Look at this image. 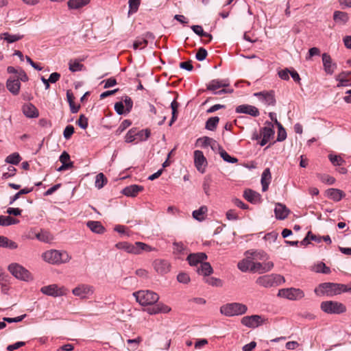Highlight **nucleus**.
I'll return each instance as SVG.
<instances>
[{
  "instance_id": "obj_1",
  "label": "nucleus",
  "mask_w": 351,
  "mask_h": 351,
  "mask_svg": "<svg viewBox=\"0 0 351 351\" xmlns=\"http://www.w3.org/2000/svg\"><path fill=\"white\" fill-rule=\"evenodd\" d=\"M42 256L46 262L53 265L68 263L71 258L66 252L56 250L47 251L43 254Z\"/></svg>"
},
{
  "instance_id": "obj_2",
  "label": "nucleus",
  "mask_w": 351,
  "mask_h": 351,
  "mask_svg": "<svg viewBox=\"0 0 351 351\" xmlns=\"http://www.w3.org/2000/svg\"><path fill=\"white\" fill-rule=\"evenodd\" d=\"M115 247L119 250H123L128 253L133 254H139L143 251L149 252L152 247L143 243L136 242L134 244H131L128 242H119L115 245Z\"/></svg>"
},
{
  "instance_id": "obj_3",
  "label": "nucleus",
  "mask_w": 351,
  "mask_h": 351,
  "mask_svg": "<svg viewBox=\"0 0 351 351\" xmlns=\"http://www.w3.org/2000/svg\"><path fill=\"white\" fill-rule=\"evenodd\" d=\"M136 301L142 306L153 305L159 300L158 295L149 290H141L133 293Z\"/></svg>"
},
{
  "instance_id": "obj_4",
  "label": "nucleus",
  "mask_w": 351,
  "mask_h": 351,
  "mask_svg": "<svg viewBox=\"0 0 351 351\" xmlns=\"http://www.w3.org/2000/svg\"><path fill=\"white\" fill-rule=\"evenodd\" d=\"M247 311V306L239 302L226 304L220 307V313L227 317L243 315Z\"/></svg>"
},
{
  "instance_id": "obj_5",
  "label": "nucleus",
  "mask_w": 351,
  "mask_h": 351,
  "mask_svg": "<svg viewBox=\"0 0 351 351\" xmlns=\"http://www.w3.org/2000/svg\"><path fill=\"white\" fill-rule=\"evenodd\" d=\"M284 282L283 276L275 274L261 276L256 280L257 285L266 288L278 286Z\"/></svg>"
},
{
  "instance_id": "obj_6",
  "label": "nucleus",
  "mask_w": 351,
  "mask_h": 351,
  "mask_svg": "<svg viewBox=\"0 0 351 351\" xmlns=\"http://www.w3.org/2000/svg\"><path fill=\"white\" fill-rule=\"evenodd\" d=\"M320 308L327 314H341L346 311V306L337 301H324L320 304Z\"/></svg>"
},
{
  "instance_id": "obj_7",
  "label": "nucleus",
  "mask_w": 351,
  "mask_h": 351,
  "mask_svg": "<svg viewBox=\"0 0 351 351\" xmlns=\"http://www.w3.org/2000/svg\"><path fill=\"white\" fill-rule=\"evenodd\" d=\"M9 271L17 279L28 281L32 279L29 271L18 263H12L8 266Z\"/></svg>"
},
{
  "instance_id": "obj_8",
  "label": "nucleus",
  "mask_w": 351,
  "mask_h": 351,
  "mask_svg": "<svg viewBox=\"0 0 351 351\" xmlns=\"http://www.w3.org/2000/svg\"><path fill=\"white\" fill-rule=\"evenodd\" d=\"M319 291L327 296H332L334 295L340 294L343 292V284H337L332 282H325L319 285Z\"/></svg>"
},
{
  "instance_id": "obj_9",
  "label": "nucleus",
  "mask_w": 351,
  "mask_h": 351,
  "mask_svg": "<svg viewBox=\"0 0 351 351\" xmlns=\"http://www.w3.org/2000/svg\"><path fill=\"white\" fill-rule=\"evenodd\" d=\"M278 295L291 300H297L304 297L302 290L296 288L282 289L278 291Z\"/></svg>"
},
{
  "instance_id": "obj_10",
  "label": "nucleus",
  "mask_w": 351,
  "mask_h": 351,
  "mask_svg": "<svg viewBox=\"0 0 351 351\" xmlns=\"http://www.w3.org/2000/svg\"><path fill=\"white\" fill-rule=\"evenodd\" d=\"M40 291L45 295L56 298L66 295L68 290L64 287H59L56 284H53L43 287Z\"/></svg>"
},
{
  "instance_id": "obj_11",
  "label": "nucleus",
  "mask_w": 351,
  "mask_h": 351,
  "mask_svg": "<svg viewBox=\"0 0 351 351\" xmlns=\"http://www.w3.org/2000/svg\"><path fill=\"white\" fill-rule=\"evenodd\" d=\"M266 319L258 315L245 316L241 319V324L248 328H254L263 325Z\"/></svg>"
},
{
  "instance_id": "obj_12",
  "label": "nucleus",
  "mask_w": 351,
  "mask_h": 351,
  "mask_svg": "<svg viewBox=\"0 0 351 351\" xmlns=\"http://www.w3.org/2000/svg\"><path fill=\"white\" fill-rule=\"evenodd\" d=\"M93 287L86 284L79 285L72 290L73 294L81 299L88 298L90 295L93 294Z\"/></svg>"
},
{
  "instance_id": "obj_13",
  "label": "nucleus",
  "mask_w": 351,
  "mask_h": 351,
  "mask_svg": "<svg viewBox=\"0 0 351 351\" xmlns=\"http://www.w3.org/2000/svg\"><path fill=\"white\" fill-rule=\"evenodd\" d=\"M274 265L272 261H267L265 263L254 262L252 267L251 268V272L264 274L271 271Z\"/></svg>"
},
{
  "instance_id": "obj_14",
  "label": "nucleus",
  "mask_w": 351,
  "mask_h": 351,
  "mask_svg": "<svg viewBox=\"0 0 351 351\" xmlns=\"http://www.w3.org/2000/svg\"><path fill=\"white\" fill-rule=\"evenodd\" d=\"M194 163L198 171L202 173L205 171V167L207 165V160L202 151L195 150L194 152Z\"/></svg>"
},
{
  "instance_id": "obj_15",
  "label": "nucleus",
  "mask_w": 351,
  "mask_h": 351,
  "mask_svg": "<svg viewBox=\"0 0 351 351\" xmlns=\"http://www.w3.org/2000/svg\"><path fill=\"white\" fill-rule=\"evenodd\" d=\"M153 267L158 274L163 275L170 271L171 265L166 260L156 259L153 263Z\"/></svg>"
},
{
  "instance_id": "obj_16",
  "label": "nucleus",
  "mask_w": 351,
  "mask_h": 351,
  "mask_svg": "<svg viewBox=\"0 0 351 351\" xmlns=\"http://www.w3.org/2000/svg\"><path fill=\"white\" fill-rule=\"evenodd\" d=\"M235 111L237 113L247 114L254 117H256L260 114L259 110L256 107L248 104L238 106L236 108Z\"/></svg>"
},
{
  "instance_id": "obj_17",
  "label": "nucleus",
  "mask_w": 351,
  "mask_h": 351,
  "mask_svg": "<svg viewBox=\"0 0 351 351\" xmlns=\"http://www.w3.org/2000/svg\"><path fill=\"white\" fill-rule=\"evenodd\" d=\"M322 62L325 72L327 74L332 75L337 69V64L332 62L330 56L326 53H323Z\"/></svg>"
},
{
  "instance_id": "obj_18",
  "label": "nucleus",
  "mask_w": 351,
  "mask_h": 351,
  "mask_svg": "<svg viewBox=\"0 0 351 351\" xmlns=\"http://www.w3.org/2000/svg\"><path fill=\"white\" fill-rule=\"evenodd\" d=\"M207 256L204 252H199L195 254H190L187 256V261L190 265L197 266L200 265L206 259Z\"/></svg>"
},
{
  "instance_id": "obj_19",
  "label": "nucleus",
  "mask_w": 351,
  "mask_h": 351,
  "mask_svg": "<svg viewBox=\"0 0 351 351\" xmlns=\"http://www.w3.org/2000/svg\"><path fill=\"white\" fill-rule=\"evenodd\" d=\"M254 96L258 97L259 99L265 102L266 105L274 106L276 104L273 91L256 93H254Z\"/></svg>"
},
{
  "instance_id": "obj_20",
  "label": "nucleus",
  "mask_w": 351,
  "mask_h": 351,
  "mask_svg": "<svg viewBox=\"0 0 351 351\" xmlns=\"http://www.w3.org/2000/svg\"><path fill=\"white\" fill-rule=\"evenodd\" d=\"M244 198L252 204H257L261 202V195L252 190V189H246L243 192Z\"/></svg>"
},
{
  "instance_id": "obj_21",
  "label": "nucleus",
  "mask_w": 351,
  "mask_h": 351,
  "mask_svg": "<svg viewBox=\"0 0 351 351\" xmlns=\"http://www.w3.org/2000/svg\"><path fill=\"white\" fill-rule=\"evenodd\" d=\"M229 86V83L226 80H213L207 84V90L213 93L217 89L225 88Z\"/></svg>"
},
{
  "instance_id": "obj_22",
  "label": "nucleus",
  "mask_w": 351,
  "mask_h": 351,
  "mask_svg": "<svg viewBox=\"0 0 351 351\" xmlns=\"http://www.w3.org/2000/svg\"><path fill=\"white\" fill-rule=\"evenodd\" d=\"M6 86L8 90L14 95H17L19 93L21 83L19 79H8L6 82Z\"/></svg>"
},
{
  "instance_id": "obj_23",
  "label": "nucleus",
  "mask_w": 351,
  "mask_h": 351,
  "mask_svg": "<svg viewBox=\"0 0 351 351\" xmlns=\"http://www.w3.org/2000/svg\"><path fill=\"white\" fill-rule=\"evenodd\" d=\"M143 190V186L137 185V184H132L128 186L125 187L123 189V194L128 197H135L137 195V194L142 191Z\"/></svg>"
},
{
  "instance_id": "obj_24",
  "label": "nucleus",
  "mask_w": 351,
  "mask_h": 351,
  "mask_svg": "<svg viewBox=\"0 0 351 351\" xmlns=\"http://www.w3.org/2000/svg\"><path fill=\"white\" fill-rule=\"evenodd\" d=\"M274 212L277 219H285L287 217L289 213V210L285 205L278 203L276 205Z\"/></svg>"
},
{
  "instance_id": "obj_25",
  "label": "nucleus",
  "mask_w": 351,
  "mask_h": 351,
  "mask_svg": "<svg viewBox=\"0 0 351 351\" xmlns=\"http://www.w3.org/2000/svg\"><path fill=\"white\" fill-rule=\"evenodd\" d=\"M23 112L28 118H36L39 114L37 108L30 103L23 106Z\"/></svg>"
},
{
  "instance_id": "obj_26",
  "label": "nucleus",
  "mask_w": 351,
  "mask_h": 351,
  "mask_svg": "<svg viewBox=\"0 0 351 351\" xmlns=\"http://www.w3.org/2000/svg\"><path fill=\"white\" fill-rule=\"evenodd\" d=\"M271 180V175L270 172V169L269 168H266L261 175V184H262V190L263 191H266L268 190L269 185L270 184Z\"/></svg>"
},
{
  "instance_id": "obj_27",
  "label": "nucleus",
  "mask_w": 351,
  "mask_h": 351,
  "mask_svg": "<svg viewBox=\"0 0 351 351\" xmlns=\"http://www.w3.org/2000/svg\"><path fill=\"white\" fill-rule=\"evenodd\" d=\"M326 193V195L335 202L340 201L345 196V193L337 189H329Z\"/></svg>"
},
{
  "instance_id": "obj_28",
  "label": "nucleus",
  "mask_w": 351,
  "mask_h": 351,
  "mask_svg": "<svg viewBox=\"0 0 351 351\" xmlns=\"http://www.w3.org/2000/svg\"><path fill=\"white\" fill-rule=\"evenodd\" d=\"M86 226L90 228V230L92 232L97 234H102L105 231V228L100 221H88L86 223Z\"/></svg>"
},
{
  "instance_id": "obj_29",
  "label": "nucleus",
  "mask_w": 351,
  "mask_h": 351,
  "mask_svg": "<svg viewBox=\"0 0 351 351\" xmlns=\"http://www.w3.org/2000/svg\"><path fill=\"white\" fill-rule=\"evenodd\" d=\"M197 271L199 274L208 276L213 272V269L209 263L203 262L197 267Z\"/></svg>"
},
{
  "instance_id": "obj_30",
  "label": "nucleus",
  "mask_w": 351,
  "mask_h": 351,
  "mask_svg": "<svg viewBox=\"0 0 351 351\" xmlns=\"http://www.w3.org/2000/svg\"><path fill=\"white\" fill-rule=\"evenodd\" d=\"M254 262V261L250 260V258H246L239 261L237 264V267L239 269L243 272L251 271Z\"/></svg>"
},
{
  "instance_id": "obj_31",
  "label": "nucleus",
  "mask_w": 351,
  "mask_h": 351,
  "mask_svg": "<svg viewBox=\"0 0 351 351\" xmlns=\"http://www.w3.org/2000/svg\"><path fill=\"white\" fill-rule=\"evenodd\" d=\"M90 2V0H69L67 5L71 10L80 9Z\"/></svg>"
},
{
  "instance_id": "obj_32",
  "label": "nucleus",
  "mask_w": 351,
  "mask_h": 351,
  "mask_svg": "<svg viewBox=\"0 0 351 351\" xmlns=\"http://www.w3.org/2000/svg\"><path fill=\"white\" fill-rule=\"evenodd\" d=\"M23 38V35L14 34L12 35L8 32H4L0 34V39L7 41L8 43L16 42Z\"/></svg>"
},
{
  "instance_id": "obj_33",
  "label": "nucleus",
  "mask_w": 351,
  "mask_h": 351,
  "mask_svg": "<svg viewBox=\"0 0 351 351\" xmlns=\"http://www.w3.org/2000/svg\"><path fill=\"white\" fill-rule=\"evenodd\" d=\"M0 247H7L14 250L18 247V245L14 241L10 240L8 237L0 235Z\"/></svg>"
},
{
  "instance_id": "obj_34",
  "label": "nucleus",
  "mask_w": 351,
  "mask_h": 351,
  "mask_svg": "<svg viewBox=\"0 0 351 351\" xmlns=\"http://www.w3.org/2000/svg\"><path fill=\"white\" fill-rule=\"evenodd\" d=\"M208 208L206 206H201L199 209L193 212V217L199 221L204 219V215L207 213Z\"/></svg>"
},
{
  "instance_id": "obj_35",
  "label": "nucleus",
  "mask_w": 351,
  "mask_h": 351,
  "mask_svg": "<svg viewBox=\"0 0 351 351\" xmlns=\"http://www.w3.org/2000/svg\"><path fill=\"white\" fill-rule=\"evenodd\" d=\"M19 221L10 216L0 215V226H8L12 224H16Z\"/></svg>"
},
{
  "instance_id": "obj_36",
  "label": "nucleus",
  "mask_w": 351,
  "mask_h": 351,
  "mask_svg": "<svg viewBox=\"0 0 351 351\" xmlns=\"http://www.w3.org/2000/svg\"><path fill=\"white\" fill-rule=\"evenodd\" d=\"M219 153L223 160L229 163H237L238 159L230 156L221 146H219Z\"/></svg>"
},
{
  "instance_id": "obj_37",
  "label": "nucleus",
  "mask_w": 351,
  "mask_h": 351,
  "mask_svg": "<svg viewBox=\"0 0 351 351\" xmlns=\"http://www.w3.org/2000/svg\"><path fill=\"white\" fill-rule=\"evenodd\" d=\"M275 124L278 126V136H277V141L281 142L286 139L287 138V132L285 129L283 128L282 124L278 121L277 119H275Z\"/></svg>"
},
{
  "instance_id": "obj_38",
  "label": "nucleus",
  "mask_w": 351,
  "mask_h": 351,
  "mask_svg": "<svg viewBox=\"0 0 351 351\" xmlns=\"http://www.w3.org/2000/svg\"><path fill=\"white\" fill-rule=\"evenodd\" d=\"M219 121V118L218 117H213L209 118L206 122V129L210 131H214L217 128Z\"/></svg>"
},
{
  "instance_id": "obj_39",
  "label": "nucleus",
  "mask_w": 351,
  "mask_h": 351,
  "mask_svg": "<svg viewBox=\"0 0 351 351\" xmlns=\"http://www.w3.org/2000/svg\"><path fill=\"white\" fill-rule=\"evenodd\" d=\"M350 73L351 72L350 71L341 72L337 76L336 80L339 82V84L337 85L338 87L348 86V82L349 80L347 77Z\"/></svg>"
},
{
  "instance_id": "obj_40",
  "label": "nucleus",
  "mask_w": 351,
  "mask_h": 351,
  "mask_svg": "<svg viewBox=\"0 0 351 351\" xmlns=\"http://www.w3.org/2000/svg\"><path fill=\"white\" fill-rule=\"evenodd\" d=\"M348 15L346 12H341V11H335L333 14V19L335 21L341 22L343 24H345L348 21Z\"/></svg>"
},
{
  "instance_id": "obj_41",
  "label": "nucleus",
  "mask_w": 351,
  "mask_h": 351,
  "mask_svg": "<svg viewBox=\"0 0 351 351\" xmlns=\"http://www.w3.org/2000/svg\"><path fill=\"white\" fill-rule=\"evenodd\" d=\"M191 29L194 32V33H195L198 36L209 38V40L207 43L210 42L213 38V36L210 34L204 32L203 28L201 25H192Z\"/></svg>"
},
{
  "instance_id": "obj_42",
  "label": "nucleus",
  "mask_w": 351,
  "mask_h": 351,
  "mask_svg": "<svg viewBox=\"0 0 351 351\" xmlns=\"http://www.w3.org/2000/svg\"><path fill=\"white\" fill-rule=\"evenodd\" d=\"M32 191H33V187L24 188V189H21L14 195H13L12 197H10L9 204H12L16 200H17L20 197L21 195L29 193Z\"/></svg>"
},
{
  "instance_id": "obj_43",
  "label": "nucleus",
  "mask_w": 351,
  "mask_h": 351,
  "mask_svg": "<svg viewBox=\"0 0 351 351\" xmlns=\"http://www.w3.org/2000/svg\"><path fill=\"white\" fill-rule=\"evenodd\" d=\"M21 159L22 158L19 154L14 152L6 157L5 162L12 165H18L21 162Z\"/></svg>"
},
{
  "instance_id": "obj_44",
  "label": "nucleus",
  "mask_w": 351,
  "mask_h": 351,
  "mask_svg": "<svg viewBox=\"0 0 351 351\" xmlns=\"http://www.w3.org/2000/svg\"><path fill=\"white\" fill-rule=\"evenodd\" d=\"M261 135L263 138L269 141L274 135V130L271 127H263L261 130Z\"/></svg>"
},
{
  "instance_id": "obj_45",
  "label": "nucleus",
  "mask_w": 351,
  "mask_h": 351,
  "mask_svg": "<svg viewBox=\"0 0 351 351\" xmlns=\"http://www.w3.org/2000/svg\"><path fill=\"white\" fill-rule=\"evenodd\" d=\"M151 131L149 129H143L139 131H136V139L139 141H145L150 136Z\"/></svg>"
},
{
  "instance_id": "obj_46",
  "label": "nucleus",
  "mask_w": 351,
  "mask_h": 351,
  "mask_svg": "<svg viewBox=\"0 0 351 351\" xmlns=\"http://www.w3.org/2000/svg\"><path fill=\"white\" fill-rule=\"evenodd\" d=\"M129 4V11L128 14H132L136 13L141 4V0H129L128 1Z\"/></svg>"
},
{
  "instance_id": "obj_47",
  "label": "nucleus",
  "mask_w": 351,
  "mask_h": 351,
  "mask_svg": "<svg viewBox=\"0 0 351 351\" xmlns=\"http://www.w3.org/2000/svg\"><path fill=\"white\" fill-rule=\"evenodd\" d=\"M107 183V178L103 173H99L96 176L95 186L100 189Z\"/></svg>"
},
{
  "instance_id": "obj_48",
  "label": "nucleus",
  "mask_w": 351,
  "mask_h": 351,
  "mask_svg": "<svg viewBox=\"0 0 351 351\" xmlns=\"http://www.w3.org/2000/svg\"><path fill=\"white\" fill-rule=\"evenodd\" d=\"M328 158L335 166H341L345 163V160L338 155L329 154Z\"/></svg>"
},
{
  "instance_id": "obj_49",
  "label": "nucleus",
  "mask_w": 351,
  "mask_h": 351,
  "mask_svg": "<svg viewBox=\"0 0 351 351\" xmlns=\"http://www.w3.org/2000/svg\"><path fill=\"white\" fill-rule=\"evenodd\" d=\"M205 282L213 287H221L223 286V281L215 277H208L205 279Z\"/></svg>"
},
{
  "instance_id": "obj_50",
  "label": "nucleus",
  "mask_w": 351,
  "mask_h": 351,
  "mask_svg": "<svg viewBox=\"0 0 351 351\" xmlns=\"http://www.w3.org/2000/svg\"><path fill=\"white\" fill-rule=\"evenodd\" d=\"M178 106H179V104L176 100H173L171 104V108L172 110V117H171V121L169 124L170 126L173 124V123L177 119V111H178Z\"/></svg>"
},
{
  "instance_id": "obj_51",
  "label": "nucleus",
  "mask_w": 351,
  "mask_h": 351,
  "mask_svg": "<svg viewBox=\"0 0 351 351\" xmlns=\"http://www.w3.org/2000/svg\"><path fill=\"white\" fill-rule=\"evenodd\" d=\"M125 141L126 143H132L136 139V129L132 128L126 134L125 136Z\"/></svg>"
},
{
  "instance_id": "obj_52",
  "label": "nucleus",
  "mask_w": 351,
  "mask_h": 351,
  "mask_svg": "<svg viewBox=\"0 0 351 351\" xmlns=\"http://www.w3.org/2000/svg\"><path fill=\"white\" fill-rule=\"evenodd\" d=\"M132 122L128 119L123 121L115 132L116 135H120L125 130L130 126Z\"/></svg>"
},
{
  "instance_id": "obj_53",
  "label": "nucleus",
  "mask_w": 351,
  "mask_h": 351,
  "mask_svg": "<svg viewBox=\"0 0 351 351\" xmlns=\"http://www.w3.org/2000/svg\"><path fill=\"white\" fill-rule=\"evenodd\" d=\"M147 40L145 38H138L133 44V48L134 49H143L147 45Z\"/></svg>"
},
{
  "instance_id": "obj_54",
  "label": "nucleus",
  "mask_w": 351,
  "mask_h": 351,
  "mask_svg": "<svg viewBox=\"0 0 351 351\" xmlns=\"http://www.w3.org/2000/svg\"><path fill=\"white\" fill-rule=\"evenodd\" d=\"M250 254L254 256L253 258L255 260L266 261L268 258L267 254L263 251L253 252Z\"/></svg>"
},
{
  "instance_id": "obj_55",
  "label": "nucleus",
  "mask_w": 351,
  "mask_h": 351,
  "mask_svg": "<svg viewBox=\"0 0 351 351\" xmlns=\"http://www.w3.org/2000/svg\"><path fill=\"white\" fill-rule=\"evenodd\" d=\"M123 101L125 106V112L129 113L132 108L133 101L132 99L128 95L123 97Z\"/></svg>"
},
{
  "instance_id": "obj_56",
  "label": "nucleus",
  "mask_w": 351,
  "mask_h": 351,
  "mask_svg": "<svg viewBox=\"0 0 351 351\" xmlns=\"http://www.w3.org/2000/svg\"><path fill=\"white\" fill-rule=\"evenodd\" d=\"M69 65V70L72 72L81 71L84 66L83 64H80L77 61H75L73 62L70 61Z\"/></svg>"
},
{
  "instance_id": "obj_57",
  "label": "nucleus",
  "mask_w": 351,
  "mask_h": 351,
  "mask_svg": "<svg viewBox=\"0 0 351 351\" xmlns=\"http://www.w3.org/2000/svg\"><path fill=\"white\" fill-rule=\"evenodd\" d=\"M77 124L82 129H86L88 127V118L84 114H81L77 121Z\"/></svg>"
},
{
  "instance_id": "obj_58",
  "label": "nucleus",
  "mask_w": 351,
  "mask_h": 351,
  "mask_svg": "<svg viewBox=\"0 0 351 351\" xmlns=\"http://www.w3.org/2000/svg\"><path fill=\"white\" fill-rule=\"evenodd\" d=\"M319 177L320 180L322 182L328 184L329 185L333 184L335 182V178H333L329 175L324 174V175H320Z\"/></svg>"
},
{
  "instance_id": "obj_59",
  "label": "nucleus",
  "mask_w": 351,
  "mask_h": 351,
  "mask_svg": "<svg viewBox=\"0 0 351 351\" xmlns=\"http://www.w3.org/2000/svg\"><path fill=\"white\" fill-rule=\"evenodd\" d=\"M207 54V51L204 48L200 47L195 55V58L199 61H203L206 59Z\"/></svg>"
},
{
  "instance_id": "obj_60",
  "label": "nucleus",
  "mask_w": 351,
  "mask_h": 351,
  "mask_svg": "<svg viewBox=\"0 0 351 351\" xmlns=\"http://www.w3.org/2000/svg\"><path fill=\"white\" fill-rule=\"evenodd\" d=\"M16 169L12 166H9L8 167V171L5 172L2 175V179H8L9 178L13 177L16 174Z\"/></svg>"
},
{
  "instance_id": "obj_61",
  "label": "nucleus",
  "mask_w": 351,
  "mask_h": 351,
  "mask_svg": "<svg viewBox=\"0 0 351 351\" xmlns=\"http://www.w3.org/2000/svg\"><path fill=\"white\" fill-rule=\"evenodd\" d=\"M74 133V127L71 125H68L64 130L63 136L64 138L69 139Z\"/></svg>"
},
{
  "instance_id": "obj_62",
  "label": "nucleus",
  "mask_w": 351,
  "mask_h": 351,
  "mask_svg": "<svg viewBox=\"0 0 351 351\" xmlns=\"http://www.w3.org/2000/svg\"><path fill=\"white\" fill-rule=\"evenodd\" d=\"M177 280L180 283L187 284L190 281V277L188 274L181 272L177 276Z\"/></svg>"
},
{
  "instance_id": "obj_63",
  "label": "nucleus",
  "mask_w": 351,
  "mask_h": 351,
  "mask_svg": "<svg viewBox=\"0 0 351 351\" xmlns=\"http://www.w3.org/2000/svg\"><path fill=\"white\" fill-rule=\"evenodd\" d=\"M213 141V138L204 136L202 138H199L197 141V143H201V145L204 147H208V145H211V143Z\"/></svg>"
},
{
  "instance_id": "obj_64",
  "label": "nucleus",
  "mask_w": 351,
  "mask_h": 351,
  "mask_svg": "<svg viewBox=\"0 0 351 351\" xmlns=\"http://www.w3.org/2000/svg\"><path fill=\"white\" fill-rule=\"evenodd\" d=\"M316 271L322 272L323 274H329L330 272V269L327 267L325 263H320L316 266Z\"/></svg>"
}]
</instances>
